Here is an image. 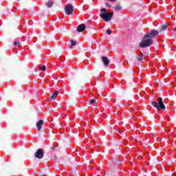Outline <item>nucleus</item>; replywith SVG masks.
Segmentation results:
<instances>
[{
  "instance_id": "obj_1",
  "label": "nucleus",
  "mask_w": 176,
  "mask_h": 176,
  "mask_svg": "<svg viewBox=\"0 0 176 176\" xmlns=\"http://www.w3.org/2000/svg\"><path fill=\"white\" fill-rule=\"evenodd\" d=\"M159 35V31L156 30H151L150 32L146 33L143 38L142 42L140 43V47L145 48L149 47L153 45V38H156Z\"/></svg>"
},
{
  "instance_id": "obj_2",
  "label": "nucleus",
  "mask_w": 176,
  "mask_h": 176,
  "mask_svg": "<svg viewBox=\"0 0 176 176\" xmlns=\"http://www.w3.org/2000/svg\"><path fill=\"white\" fill-rule=\"evenodd\" d=\"M100 19H102L104 21H111L112 17H113V12L107 13V10L105 8H102L100 10Z\"/></svg>"
},
{
  "instance_id": "obj_3",
  "label": "nucleus",
  "mask_w": 176,
  "mask_h": 176,
  "mask_svg": "<svg viewBox=\"0 0 176 176\" xmlns=\"http://www.w3.org/2000/svg\"><path fill=\"white\" fill-rule=\"evenodd\" d=\"M151 105H153V108H155L157 111H160L161 109H166V106L164 103H163V98L162 97L158 98V102L155 101L151 102Z\"/></svg>"
},
{
  "instance_id": "obj_4",
  "label": "nucleus",
  "mask_w": 176,
  "mask_h": 176,
  "mask_svg": "<svg viewBox=\"0 0 176 176\" xmlns=\"http://www.w3.org/2000/svg\"><path fill=\"white\" fill-rule=\"evenodd\" d=\"M65 12L67 16L74 14V6H72V4L67 5L65 8Z\"/></svg>"
},
{
  "instance_id": "obj_5",
  "label": "nucleus",
  "mask_w": 176,
  "mask_h": 176,
  "mask_svg": "<svg viewBox=\"0 0 176 176\" xmlns=\"http://www.w3.org/2000/svg\"><path fill=\"white\" fill-rule=\"evenodd\" d=\"M45 155V151H43V149L38 148L34 153L35 157L36 159H43V156Z\"/></svg>"
},
{
  "instance_id": "obj_6",
  "label": "nucleus",
  "mask_w": 176,
  "mask_h": 176,
  "mask_svg": "<svg viewBox=\"0 0 176 176\" xmlns=\"http://www.w3.org/2000/svg\"><path fill=\"white\" fill-rule=\"evenodd\" d=\"M86 30V25L84 23L80 24L77 26L76 31L77 32H83Z\"/></svg>"
},
{
  "instance_id": "obj_7",
  "label": "nucleus",
  "mask_w": 176,
  "mask_h": 176,
  "mask_svg": "<svg viewBox=\"0 0 176 176\" xmlns=\"http://www.w3.org/2000/svg\"><path fill=\"white\" fill-rule=\"evenodd\" d=\"M101 60L105 67H109V59L107 56H101Z\"/></svg>"
},
{
  "instance_id": "obj_8",
  "label": "nucleus",
  "mask_w": 176,
  "mask_h": 176,
  "mask_svg": "<svg viewBox=\"0 0 176 176\" xmlns=\"http://www.w3.org/2000/svg\"><path fill=\"white\" fill-rule=\"evenodd\" d=\"M118 164H119V160L116 159L115 161L111 162V168L113 170H118Z\"/></svg>"
},
{
  "instance_id": "obj_9",
  "label": "nucleus",
  "mask_w": 176,
  "mask_h": 176,
  "mask_svg": "<svg viewBox=\"0 0 176 176\" xmlns=\"http://www.w3.org/2000/svg\"><path fill=\"white\" fill-rule=\"evenodd\" d=\"M69 42H70V45H69V49H74L75 46L78 45V41L74 39H70Z\"/></svg>"
},
{
  "instance_id": "obj_10",
  "label": "nucleus",
  "mask_w": 176,
  "mask_h": 176,
  "mask_svg": "<svg viewBox=\"0 0 176 176\" xmlns=\"http://www.w3.org/2000/svg\"><path fill=\"white\" fill-rule=\"evenodd\" d=\"M42 126H43V120H40L36 122L37 131L42 130Z\"/></svg>"
},
{
  "instance_id": "obj_11",
  "label": "nucleus",
  "mask_w": 176,
  "mask_h": 176,
  "mask_svg": "<svg viewBox=\"0 0 176 176\" xmlns=\"http://www.w3.org/2000/svg\"><path fill=\"white\" fill-rule=\"evenodd\" d=\"M169 27L168 23H166L165 25H162L160 26V31H158V32H163V31H166V30H167Z\"/></svg>"
},
{
  "instance_id": "obj_12",
  "label": "nucleus",
  "mask_w": 176,
  "mask_h": 176,
  "mask_svg": "<svg viewBox=\"0 0 176 176\" xmlns=\"http://www.w3.org/2000/svg\"><path fill=\"white\" fill-rule=\"evenodd\" d=\"M45 5L47 6V8H50L53 6V5H54V0H49L45 3Z\"/></svg>"
},
{
  "instance_id": "obj_13",
  "label": "nucleus",
  "mask_w": 176,
  "mask_h": 176,
  "mask_svg": "<svg viewBox=\"0 0 176 176\" xmlns=\"http://www.w3.org/2000/svg\"><path fill=\"white\" fill-rule=\"evenodd\" d=\"M57 96H58V91L56 90L55 92H54L51 97H50V100L52 101H54V100H56V98H57Z\"/></svg>"
},
{
  "instance_id": "obj_14",
  "label": "nucleus",
  "mask_w": 176,
  "mask_h": 176,
  "mask_svg": "<svg viewBox=\"0 0 176 176\" xmlns=\"http://www.w3.org/2000/svg\"><path fill=\"white\" fill-rule=\"evenodd\" d=\"M136 58L138 60V61H142V60L145 59V56H144V54H142L141 56H136Z\"/></svg>"
},
{
  "instance_id": "obj_15",
  "label": "nucleus",
  "mask_w": 176,
  "mask_h": 176,
  "mask_svg": "<svg viewBox=\"0 0 176 176\" xmlns=\"http://www.w3.org/2000/svg\"><path fill=\"white\" fill-rule=\"evenodd\" d=\"M114 10L120 11L122 10V6H120V4H117L114 6Z\"/></svg>"
},
{
  "instance_id": "obj_16",
  "label": "nucleus",
  "mask_w": 176,
  "mask_h": 176,
  "mask_svg": "<svg viewBox=\"0 0 176 176\" xmlns=\"http://www.w3.org/2000/svg\"><path fill=\"white\" fill-rule=\"evenodd\" d=\"M38 68L41 71H45L46 65H38Z\"/></svg>"
},
{
  "instance_id": "obj_17",
  "label": "nucleus",
  "mask_w": 176,
  "mask_h": 176,
  "mask_svg": "<svg viewBox=\"0 0 176 176\" xmlns=\"http://www.w3.org/2000/svg\"><path fill=\"white\" fill-rule=\"evenodd\" d=\"M89 104H91V105H94V104H96V99H90Z\"/></svg>"
},
{
  "instance_id": "obj_18",
  "label": "nucleus",
  "mask_w": 176,
  "mask_h": 176,
  "mask_svg": "<svg viewBox=\"0 0 176 176\" xmlns=\"http://www.w3.org/2000/svg\"><path fill=\"white\" fill-rule=\"evenodd\" d=\"M118 133H119V134L122 135V136H121V137H122V138H124V137H126V133H122V132H120V131H119Z\"/></svg>"
},
{
  "instance_id": "obj_19",
  "label": "nucleus",
  "mask_w": 176,
  "mask_h": 176,
  "mask_svg": "<svg viewBox=\"0 0 176 176\" xmlns=\"http://www.w3.org/2000/svg\"><path fill=\"white\" fill-rule=\"evenodd\" d=\"M20 45V41H14V46H19Z\"/></svg>"
},
{
  "instance_id": "obj_20",
  "label": "nucleus",
  "mask_w": 176,
  "mask_h": 176,
  "mask_svg": "<svg viewBox=\"0 0 176 176\" xmlns=\"http://www.w3.org/2000/svg\"><path fill=\"white\" fill-rule=\"evenodd\" d=\"M107 34L108 35H111V34H112V30H107Z\"/></svg>"
},
{
  "instance_id": "obj_21",
  "label": "nucleus",
  "mask_w": 176,
  "mask_h": 176,
  "mask_svg": "<svg viewBox=\"0 0 176 176\" xmlns=\"http://www.w3.org/2000/svg\"><path fill=\"white\" fill-rule=\"evenodd\" d=\"M133 71L129 72V76H131V78H133Z\"/></svg>"
},
{
  "instance_id": "obj_22",
  "label": "nucleus",
  "mask_w": 176,
  "mask_h": 176,
  "mask_svg": "<svg viewBox=\"0 0 176 176\" xmlns=\"http://www.w3.org/2000/svg\"><path fill=\"white\" fill-rule=\"evenodd\" d=\"M109 83L108 82H104L102 86V87H105V86H108Z\"/></svg>"
},
{
  "instance_id": "obj_23",
  "label": "nucleus",
  "mask_w": 176,
  "mask_h": 176,
  "mask_svg": "<svg viewBox=\"0 0 176 176\" xmlns=\"http://www.w3.org/2000/svg\"><path fill=\"white\" fill-rule=\"evenodd\" d=\"M105 6L107 8H111V5H109V3H105Z\"/></svg>"
},
{
  "instance_id": "obj_24",
  "label": "nucleus",
  "mask_w": 176,
  "mask_h": 176,
  "mask_svg": "<svg viewBox=\"0 0 176 176\" xmlns=\"http://www.w3.org/2000/svg\"><path fill=\"white\" fill-rule=\"evenodd\" d=\"M21 89H23V86H19V90H21Z\"/></svg>"
},
{
  "instance_id": "obj_25",
  "label": "nucleus",
  "mask_w": 176,
  "mask_h": 176,
  "mask_svg": "<svg viewBox=\"0 0 176 176\" xmlns=\"http://www.w3.org/2000/svg\"><path fill=\"white\" fill-rule=\"evenodd\" d=\"M139 159H142V157H141V155H140Z\"/></svg>"
},
{
  "instance_id": "obj_26",
  "label": "nucleus",
  "mask_w": 176,
  "mask_h": 176,
  "mask_svg": "<svg viewBox=\"0 0 176 176\" xmlns=\"http://www.w3.org/2000/svg\"><path fill=\"white\" fill-rule=\"evenodd\" d=\"M36 116H37V117H38V116H39V115L37 113V114H36Z\"/></svg>"
},
{
  "instance_id": "obj_27",
  "label": "nucleus",
  "mask_w": 176,
  "mask_h": 176,
  "mask_svg": "<svg viewBox=\"0 0 176 176\" xmlns=\"http://www.w3.org/2000/svg\"><path fill=\"white\" fill-rule=\"evenodd\" d=\"M162 120H166V119L165 118H162Z\"/></svg>"
},
{
  "instance_id": "obj_28",
  "label": "nucleus",
  "mask_w": 176,
  "mask_h": 176,
  "mask_svg": "<svg viewBox=\"0 0 176 176\" xmlns=\"http://www.w3.org/2000/svg\"><path fill=\"white\" fill-rule=\"evenodd\" d=\"M118 149L119 150V149H120V148L118 147Z\"/></svg>"
},
{
  "instance_id": "obj_29",
  "label": "nucleus",
  "mask_w": 176,
  "mask_h": 176,
  "mask_svg": "<svg viewBox=\"0 0 176 176\" xmlns=\"http://www.w3.org/2000/svg\"><path fill=\"white\" fill-rule=\"evenodd\" d=\"M57 162H58V160H57Z\"/></svg>"
}]
</instances>
